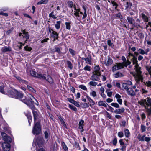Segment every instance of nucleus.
<instances>
[{"mask_svg":"<svg viewBox=\"0 0 151 151\" xmlns=\"http://www.w3.org/2000/svg\"><path fill=\"white\" fill-rule=\"evenodd\" d=\"M24 48L25 50L26 51H30L32 50V48L31 47H29L27 46H25Z\"/></svg>","mask_w":151,"mask_h":151,"instance_id":"obj_55","label":"nucleus"},{"mask_svg":"<svg viewBox=\"0 0 151 151\" xmlns=\"http://www.w3.org/2000/svg\"><path fill=\"white\" fill-rule=\"evenodd\" d=\"M14 91H17V90L14 89L12 90H9L8 91V95L9 96L12 97H14V96H16V92H15Z\"/></svg>","mask_w":151,"mask_h":151,"instance_id":"obj_12","label":"nucleus"},{"mask_svg":"<svg viewBox=\"0 0 151 151\" xmlns=\"http://www.w3.org/2000/svg\"><path fill=\"white\" fill-rule=\"evenodd\" d=\"M98 83L94 81H90L88 83V85L94 87L96 86V85L98 86H101V83H99V84H98Z\"/></svg>","mask_w":151,"mask_h":151,"instance_id":"obj_15","label":"nucleus"},{"mask_svg":"<svg viewBox=\"0 0 151 151\" xmlns=\"http://www.w3.org/2000/svg\"><path fill=\"white\" fill-rule=\"evenodd\" d=\"M14 76L19 81L20 83H25V84H27V82L26 81L24 80L21 79V78L19 76L17 75H14Z\"/></svg>","mask_w":151,"mask_h":151,"instance_id":"obj_16","label":"nucleus"},{"mask_svg":"<svg viewBox=\"0 0 151 151\" xmlns=\"http://www.w3.org/2000/svg\"><path fill=\"white\" fill-rule=\"evenodd\" d=\"M140 128L142 132H145L146 130V127L144 125H141Z\"/></svg>","mask_w":151,"mask_h":151,"instance_id":"obj_36","label":"nucleus"},{"mask_svg":"<svg viewBox=\"0 0 151 151\" xmlns=\"http://www.w3.org/2000/svg\"><path fill=\"white\" fill-rule=\"evenodd\" d=\"M113 63V60L112 59L109 57H108V60L105 63V64L106 66H109L111 65Z\"/></svg>","mask_w":151,"mask_h":151,"instance_id":"obj_17","label":"nucleus"},{"mask_svg":"<svg viewBox=\"0 0 151 151\" xmlns=\"http://www.w3.org/2000/svg\"><path fill=\"white\" fill-rule=\"evenodd\" d=\"M138 52H139V54L144 55L145 54L147 55L149 50V49H147L144 50L142 49L139 48L138 50Z\"/></svg>","mask_w":151,"mask_h":151,"instance_id":"obj_10","label":"nucleus"},{"mask_svg":"<svg viewBox=\"0 0 151 151\" xmlns=\"http://www.w3.org/2000/svg\"><path fill=\"white\" fill-rule=\"evenodd\" d=\"M115 97L117 99V101L120 105H122V99H121V96L118 94H116L115 95Z\"/></svg>","mask_w":151,"mask_h":151,"instance_id":"obj_13","label":"nucleus"},{"mask_svg":"<svg viewBox=\"0 0 151 151\" xmlns=\"http://www.w3.org/2000/svg\"><path fill=\"white\" fill-rule=\"evenodd\" d=\"M140 91L142 94H146L148 92V91L147 90H145L143 88Z\"/></svg>","mask_w":151,"mask_h":151,"instance_id":"obj_57","label":"nucleus"},{"mask_svg":"<svg viewBox=\"0 0 151 151\" xmlns=\"http://www.w3.org/2000/svg\"><path fill=\"white\" fill-rule=\"evenodd\" d=\"M68 6L70 7V8H72L73 7V8L74 9H76V6L74 4L73 2L71 1H68Z\"/></svg>","mask_w":151,"mask_h":151,"instance_id":"obj_23","label":"nucleus"},{"mask_svg":"<svg viewBox=\"0 0 151 151\" xmlns=\"http://www.w3.org/2000/svg\"><path fill=\"white\" fill-rule=\"evenodd\" d=\"M14 91L16 93V96H14L15 98L21 99V101L26 104H27V102L26 101H27L28 102H29L26 99L25 97L23 99H22L23 98V94L22 92H18L17 90L15 91Z\"/></svg>","mask_w":151,"mask_h":151,"instance_id":"obj_5","label":"nucleus"},{"mask_svg":"<svg viewBox=\"0 0 151 151\" xmlns=\"http://www.w3.org/2000/svg\"><path fill=\"white\" fill-rule=\"evenodd\" d=\"M107 44L108 45L110 46L111 47L113 48L114 47V45L112 43H111V41L110 40H107Z\"/></svg>","mask_w":151,"mask_h":151,"instance_id":"obj_43","label":"nucleus"},{"mask_svg":"<svg viewBox=\"0 0 151 151\" xmlns=\"http://www.w3.org/2000/svg\"><path fill=\"white\" fill-rule=\"evenodd\" d=\"M98 104L99 106H103L106 107H107V105H108L107 104L105 103L102 101H101L98 102Z\"/></svg>","mask_w":151,"mask_h":151,"instance_id":"obj_28","label":"nucleus"},{"mask_svg":"<svg viewBox=\"0 0 151 151\" xmlns=\"http://www.w3.org/2000/svg\"><path fill=\"white\" fill-rule=\"evenodd\" d=\"M114 76L115 77L117 78L119 77H122L124 75L121 73L118 72L115 73L114 75Z\"/></svg>","mask_w":151,"mask_h":151,"instance_id":"obj_31","label":"nucleus"},{"mask_svg":"<svg viewBox=\"0 0 151 151\" xmlns=\"http://www.w3.org/2000/svg\"><path fill=\"white\" fill-rule=\"evenodd\" d=\"M118 136L122 138L124 136L123 133L122 132H119L118 133Z\"/></svg>","mask_w":151,"mask_h":151,"instance_id":"obj_52","label":"nucleus"},{"mask_svg":"<svg viewBox=\"0 0 151 151\" xmlns=\"http://www.w3.org/2000/svg\"><path fill=\"white\" fill-rule=\"evenodd\" d=\"M145 85L148 87H151V81H148L146 82H144Z\"/></svg>","mask_w":151,"mask_h":151,"instance_id":"obj_47","label":"nucleus"},{"mask_svg":"<svg viewBox=\"0 0 151 151\" xmlns=\"http://www.w3.org/2000/svg\"><path fill=\"white\" fill-rule=\"evenodd\" d=\"M122 146V147L121 150L122 151H125L126 147V144H124Z\"/></svg>","mask_w":151,"mask_h":151,"instance_id":"obj_63","label":"nucleus"},{"mask_svg":"<svg viewBox=\"0 0 151 151\" xmlns=\"http://www.w3.org/2000/svg\"><path fill=\"white\" fill-rule=\"evenodd\" d=\"M145 135H144L142 137H141L140 136H138V139L140 141H145Z\"/></svg>","mask_w":151,"mask_h":151,"instance_id":"obj_38","label":"nucleus"},{"mask_svg":"<svg viewBox=\"0 0 151 151\" xmlns=\"http://www.w3.org/2000/svg\"><path fill=\"white\" fill-rule=\"evenodd\" d=\"M125 109L124 108L122 107L120 109H116L114 110V112L116 114H121L124 112Z\"/></svg>","mask_w":151,"mask_h":151,"instance_id":"obj_14","label":"nucleus"},{"mask_svg":"<svg viewBox=\"0 0 151 151\" xmlns=\"http://www.w3.org/2000/svg\"><path fill=\"white\" fill-rule=\"evenodd\" d=\"M9 142L5 141L2 143V146L3 149L4 151H9L10 145Z\"/></svg>","mask_w":151,"mask_h":151,"instance_id":"obj_6","label":"nucleus"},{"mask_svg":"<svg viewBox=\"0 0 151 151\" xmlns=\"http://www.w3.org/2000/svg\"><path fill=\"white\" fill-rule=\"evenodd\" d=\"M127 60L123 62V63H117L115 64V65L112 68V70L113 71H114L123 68L124 66L127 67L128 65L130 64L131 63L127 59Z\"/></svg>","mask_w":151,"mask_h":151,"instance_id":"obj_2","label":"nucleus"},{"mask_svg":"<svg viewBox=\"0 0 151 151\" xmlns=\"http://www.w3.org/2000/svg\"><path fill=\"white\" fill-rule=\"evenodd\" d=\"M1 50L3 52H6L11 51L12 49L10 47L5 46L2 48Z\"/></svg>","mask_w":151,"mask_h":151,"instance_id":"obj_18","label":"nucleus"},{"mask_svg":"<svg viewBox=\"0 0 151 151\" xmlns=\"http://www.w3.org/2000/svg\"><path fill=\"white\" fill-rule=\"evenodd\" d=\"M125 82L128 86L132 85V83L131 81H125Z\"/></svg>","mask_w":151,"mask_h":151,"instance_id":"obj_59","label":"nucleus"},{"mask_svg":"<svg viewBox=\"0 0 151 151\" xmlns=\"http://www.w3.org/2000/svg\"><path fill=\"white\" fill-rule=\"evenodd\" d=\"M4 87L3 86H1L0 87V92L3 94H5V92L4 90Z\"/></svg>","mask_w":151,"mask_h":151,"instance_id":"obj_54","label":"nucleus"},{"mask_svg":"<svg viewBox=\"0 0 151 151\" xmlns=\"http://www.w3.org/2000/svg\"><path fill=\"white\" fill-rule=\"evenodd\" d=\"M30 74L32 76L36 77H37L38 75V73H37L35 71L33 70L30 71Z\"/></svg>","mask_w":151,"mask_h":151,"instance_id":"obj_34","label":"nucleus"},{"mask_svg":"<svg viewBox=\"0 0 151 151\" xmlns=\"http://www.w3.org/2000/svg\"><path fill=\"white\" fill-rule=\"evenodd\" d=\"M52 31V33L53 35V37L56 39H57L58 37V34L56 32L51 30Z\"/></svg>","mask_w":151,"mask_h":151,"instance_id":"obj_29","label":"nucleus"},{"mask_svg":"<svg viewBox=\"0 0 151 151\" xmlns=\"http://www.w3.org/2000/svg\"><path fill=\"white\" fill-rule=\"evenodd\" d=\"M69 51L70 53L73 55H74L76 54V52L71 48H69Z\"/></svg>","mask_w":151,"mask_h":151,"instance_id":"obj_53","label":"nucleus"},{"mask_svg":"<svg viewBox=\"0 0 151 151\" xmlns=\"http://www.w3.org/2000/svg\"><path fill=\"white\" fill-rule=\"evenodd\" d=\"M23 35H22V33H19V36H22L24 38H25L26 40L25 41V43H26V41H27V39L29 38V35L28 34V33L26 32L25 31H23Z\"/></svg>","mask_w":151,"mask_h":151,"instance_id":"obj_9","label":"nucleus"},{"mask_svg":"<svg viewBox=\"0 0 151 151\" xmlns=\"http://www.w3.org/2000/svg\"><path fill=\"white\" fill-rule=\"evenodd\" d=\"M53 13V12H52L51 13H50L49 14V17H52L54 19H56L57 18V17L55 16L54 15L52 14Z\"/></svg>","mask_w":151,"mask_h":151,"instance_id":"obj_61","label":"nucleus"},{"mask_svg":"<svg viewBox=\"0 0 151 151\" xmlns=\"http://www.w3.org/2000/svg\"><path fill=\"white\" fill-rule=\"evenodd\" d=\"M86 63L89 64L91 65V58H86Z\"/></svg>","mask_w":151,"mask_h":151,"instance_id":"obj_50","label":"nucleus"},{"mask_svg":"<svg viewBox=\"0 0 151 151\" xmlns=\"http://www.w3.org/2000/svg\"><path fill=\"white\" fill-rule=\"evenodd\" d=\"M106 108L107 110L111 111L112 112H113L114 109L111 106L109 105H108V106H107V107H106Z\"/></svg>","mask_w":151,"mask_h":151,"instance_id":"obj_39","label":"nucleus"},{"mask_svg":"<svg viewBox=\"0 0 151 151\" xmlns=\"http://www.w3.org/2000/svg\"><path fill=\"white\" fill-rule=\"evenodd\" d=\"M26 116L27 117L29 125H30L32 121V117L31 115L30 114H26Z\"/></svg>","mask_w":151,"mask_h":151,"instance_id":"obj_30","label":"nucleus"},{"mask_svg":"<svg viewBox=\"0 0 151 151\" xmlns=\"http://www.w3.org/2000/svg\"><path fill=\"white\" fill-rule=\"evenodd\" d=\"M1 134L4 141L11 142V138L9 136H7L6 133L3 132H1Z\"/></svg>","mask_w":151,"mask_h":151,"instance_id":"obj_8","label":"nucleus"},{"mask_svg":"<svg viewBox=\"0 0 151 151\" xmlns=\"http://www.w3.org/2000/svg\"><path fill=\"white\" fill-rule=\"evenodd\" d=\"M67 63L68 66V68L70 69H72L73 68V65H72L70 62V61H67Z\"/></svg>","mask_w":151,"mask_h":151,"instance_id":"obj_41","label":"nucleus"},{"mask_svg":"<svg viewBox=\"0 0 151 151\" xmlns=\"http://www.w3.org/2000/svg\"><path fill=\"white\" fill-rule=\"evenodd\" d=\"M90 94L91 96H92L93 97H96L97 95V94L96 92L93 91L91 92L90 93Z\"/></svg>","mask_w":151,"mask_h":151,"instance_id":"obj_45","label":"nucleus"},{"mask_svg":"<svg viewBox=\"0 0 151 151\" xmlns=\"http://www.w3.org/2000/svg\"><path fill=\"white\" fill-rule=\"evenodd\" d=\"M86 97L88 99L90 103V106L92 107L95 104V103L93 100L91 98L88 96H87Z\"/></svg>","mask_w":151,"mask_h":151,"instance_id":"obj_20","label":"nucleus"},{"mask_svg":"<svg viewBox=\"0 0 151 151\" xmlns=\"http://www.w3.org/2000/svg\"><path fill=\"white\" fill-rule=\"evenodd\" d=\"M69 107L71 109L73 110L74 111H76L77 110V108L74 106L73 105H71L69 104Z\"/></svg>","mask_w":151,"mask_h":151,"instance_id":"obj_46","label":"nucleus"},{"mask_svg":"<svg viewBox=\"0 0 151 151\" xmlns=\"http://www.w3.org/2000/svg\"><path fill=\"white\" fill-rule=\"evenodd\" d=\"M122 86L125 89H127L128 88V86L125 82L122 83Z\"/></svg>","mask_w":151,"mask_h":151,"instance_id":"obj_51","label":"nucleus"},{"mask_svg":"<svg viewBox=\"0 0 151 151\" xmlns=\"http://www.w3.org/2000/svg\"><path fill=\"white\" fill-rule=\"evenodd\" d=\"M79 88L85 91L87 90L86 87L85 85H79Z\"/></svg>","mask_w":151,"mask_h":151,"instance_id":"obj_44","label":"nucleus"},{"mask_svg":"<svg viewBox=\"0 0 151 151\" xmlns=\"http://www.w3.org/2000/svg\"><path fill=\"white\" fill-rule=\"evenodd\" d=\"M46 76V75L45 74H38L37 78L42 80H45L46 79V78H47Z\"/></svg>","mask_w":151,"mask_h":151,"instance_id":"obj_24","label":"nucleus"},{"mask_svg":"<svg viewBox=\"0 0 151 151\" xmlns=\"http://www.w3.org/2000/svg\"><path fill=\"white\" fill-rule=\"evenodd\" d=\"M84 69L85 71H90L91 70V67L90 66L86 65L84 68Z\"/></svg>","mask_w":151,"mask_h":151,"instance_id":"obj_48","label":"nucleus"},{"mask_svg":"<svg viewBox=\"0 0 151 151\" xmlns=\"http://www.w3.org/2000/svg\"><path fill=\"white\" fill-rule=\"evenodd\" d=\"M60 22L58 21L57 22L56 24L55 25V27L57 29H59L60 28Z\"/></svg>","mask_w":151,"mask_h":151,"instance_id":"obj_40","label":"nucleus"},{"mask_svg":"<svg viewBox=\"0 0 151 151\" xmlns=\"http://www.w3.org/2000/svg\"><path fill=\"white\" fill-rule=\"evenodd\" d=\"M66 29L69 30L70 29V23L69 22H66L65 23Z\"/></svg>","mask_w":151,"mask_h":151,"instance_id":"obj_42","label":"nucleus"},{"mask_svg":"<svg viewBox=\"0 0 151 151\" xmlns=\"http://www.w3.org/2000/svg\"><path fill=\"white\" fill-rule=\"evenodd\" d=\"M27 88L30 91L33 92H35V90L31 86H27Z\"/></svg>","mask_w":151,"mask_h":151,"instance_id":"obj_56","label":"nucleus"},{"mask_svg":"<svg viewBox=\"0 0 151 151\" xmlns=\"http://www.w3.org/2000/svg\"><path fill=\"white\" fill-rule=\"evenodd\" d=\"M132 57L131 60L132 61L133 64H135V69L136 73H132L133 76L134 77L137 83L139 84L140 82H142L143 78L141 74L142 71L140 69L141 68L139 66L137 63V58L132 54L129 52L128 53L127 59H129L130 57Z\"/></svg>","mask_w":151,"mask_h":151,"instance_id":"obj_1","label":"nucleus"},{"mask_svg":"<svg viewBox=\"0 0 151 151\" xmlns=\"http://www.w3.org/2000/svg\"><path fill=\"white\" fill-rule=\"evenodd\" d=\"M46 79H45L47 81H48L50 83H52L53 82V80L52 78L49 76L48 75L46 76Z\"/></svg>","mask_w":151,"mask_h":151,"instance_id":"obj_27","label":"nucleus"},{"mask_svg":"<svg viewBox=\"0 0 151 151\" xmlns=\"http://www.w3.org/2000/svg\"><path fill=\"white\" fill-rule=\"evenodd\" d=\"M125 135L126 137H128L129 136L130 132L129 130L127 129H125L124 130Z\"/></svg>","mask_w":151,"mask_h":151,"instance_id":"obj_35","label":"nucleus"},{"mask_svg":"<svg viewBox=\"0 0 151 151\" xmlns=\"http://www.w3.org/2000/svg\"><path fill=\"white\" fill-rule=\"evenodd\" d=\"M41 130L40 123L37 122L35 124L32 132L34 134L37 135L40 133Z\"/></svg>","mask_w":151,"mask_h":151,"instance_id":"obj_4","label":"nucleus"},{"mask_svg":"<svg viewBox=\"0 0 151 151\" xmlns=\"http://www.w3.org/2000/svg\"><path fill=\"white\" fill-rule=\"evenodd\" d=\"M57 52L58 53H60V49L59 47H56L55 48V51H53V52Z\"/></svg>","mask_w":151,"mask_h":151,"instance_id":"obj_60","label":"nucleus"},{"mask_svg":"<svg viewBox=\"0 0 151 151\" xmlns=\"http://www.w3.org/2000/svg\"><path fill=\"white\" fill-rule=\"evenodd\" d=\"M101 76L100 73H93L91 76V79L93 81H99V77Z\"/></svg>","mask_w":151,"mask_h":151,"instance_id":"obj_7","label":"nucleus"},{"mask_svg":"<svg viewBox=\"0 0 151 151\" xmlns=\"http://www.w3.org/2000/svg\"><path fill=\"white\" fill-rule=\"evenodd\" d=\"M127 92L129 95L134 96L136 95L135 92L131 88H128L127 89Z\"/></svg>","mask_w":151,"mask_h":151,"instance_id":"obj_11","label":"nucleus"},{"mask_svg":"<svg viewBox=\"0 0 151 151\" xmlns=\"http://www.w3.org/2000/svg\"><path fill=\"white\" fill-rule=\"evenodd\" d=\"M48 1V0H41L37 3L38 4H46Z\"/></svg>","mask_w":151,"mask_h":151,"instance_id":"obj_37","label":"nucleus"},{"mask_svg":"<svg viewBox=\"0 0 151 151\" xmlns=\"http://www.w3.org/2000/svg\"><path fill=\"white\" fill-rule=\"evenodd\" d=\"M128 22L132 24V27L131 28V29H133V27L134 26V25L133 23V22L134 21V20L132 18L128 17L127 18Z\"/></svg>","mask_w":151,"mask_h":151,"instance_id":"obj_19","label":"nucleus"},{"mask_svg":"<svg viewBox=\"0 0 151 151\" xmlns=\"http://www.w3.org/2000/svg\"><path fill=\"white\" fill-rule=\"evenodd\" d=\"M100 68L99 66H96L94 68V70L93 72L92 73H100Z\"/></svg>","mask_w":151,"mask_h":151,"instance_id":"obj_25","label":"nucleus"},{"mask_svg":"<svg viewBox=\"0 0 151 151\" xmlns=\"http://www.w3.org/2000/svg\"><path fill=\"white\" fill-rule=\"evenodd\" d=\"M111 105L113 106L116 108H118L119 107V105L116 103H112L111 104Z\"/></svg>","mask_w":151,"mask_h":151,"instance_id":"obj_49","label":"nucleus"},{"mask_svg":"<svg viewBox=\"0 0 151 151\" xmlns=\"http://www.w3.org/2000/svg\"><path fill=\"white\" fill-rule=\"evenodd\" d=\"M138 103L142 106L144 107L145 109L151 108V98L150 97L142 99L138 101Z\"/></svg>","mask_w":151,"mask_h":151,"instance_id":"obj_3","label":"nucleus"},{"mask_svg":"<svg viewBox=\"0 0 151 151\" xmlns=\"http://www.w3.org/2000/svg\"><path fill=\"white\" fill-rule=\"evenodd\" d=\"M80 10H75L74 12V15L76 16H80V15L82 14V13L80 12Z\"/></svg>","mask_w":151,"mask_h":151,"instance_id":"obj_33","label":"nucleus"},{"mask_svg":"<svg viewBox=\"0 0 151 151\" xmlns=\"http://www.w3.org/2000/svg\"><path fill=\"white\" fill-rule=\"evenodd\" d=\"M73 104L77 107H79L80 106V105L79 104V103L75 101H74Z\"/></svg>","mask_w":151,"mask_h":151,"instance_id":"obj_62","label":"nucleus"},{"mask_svg":"<svg viewBox=\"0 0 151 151\" xmlns=\"http://www.w3.org/2000/svg\"><path fill=\"white\" fill-rule=\"evenodd\" d=\"M84 121L83 120H81L79 122V128L81 129V131L83 132V126Z\"/></svg>","mask_w":151,"mask_h":151,"instance_id":"obj_22","label":"nucleus"},{"mask_svg":"<svg viewBox=\"0 0 151 151\" xmlns=\"http://www.w3.org/2000/svg\"><path fill=\"white\" fill-rule=\"evenodd\" d=\"M61 144L63 146V147L64 150L65 151H68V147H67L66 145H65V143L62 142H61Z\"/></svg>","mask_w":151,"mask_h":151,"instance_id":"obj_32","label":"nucleus"},{"mask_svg":"<svg viewBox=\"0 0 151 151\" xmlns=\"http://www.w3.org/2000/svg\"><path fill=\"white\" fill-rule=\"evenodd\" d=\"M32 112L34 115V121L35 122L38 117V113L37 110L36 109L33 110Z\"/></svg>","mask_w":151,"mask_h":151,"instance_id":"obj_21","label":"nucleus"},{"mask_svg":"<svg viewBox=\"0 0 151 151\" xmlns=\"http://www.w3.org/2000/svg\"><path fill=\"white\" fill-rule=\"evenodd\" d=\"M140 16L144 22H147L148 21V17L143 13H142Z\"/></svg>","mask_w":151,"mask_h":151,"instance_id":"obj_26","label":"nucleus"},{"mask_svg":"<svg viewBox=\"0 0 151 151\" xmlns=\"http://www.w3.org/2000/svg\"><path fill=\"white\" fill-rule=\"evenodd\" d=\"M30 98L31 100L30 101L31 102L32 104L33 102H34V100L35 101H36V99L32 95H31Z\"/></svg>","mask_w":151,"mask_h":151,"instance_id":"obj_58","label":"nucleus"},{"mask_svg":"<svg viewBox=\"0 0 151 151\" xmlns=\"http://www.w3.org/2000/svg\"><path fill=\"white\" fill-rule=\"evenodd\" d=\"M68 100L70 103H72L73 104V102H74L75 100L73 99H72L70 98H68L67 99Z\"/></svg>","mask_w":151,"mask_h":151,"instance_id":"obj_64","label":"nucleus"}]
</instances>
